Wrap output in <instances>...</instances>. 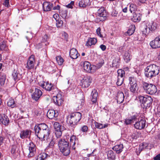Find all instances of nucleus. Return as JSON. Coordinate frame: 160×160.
<instances>
[{"label":"nucleus","instance_id":"nucleus-1","mask_svg":"<svg viewBox=\"0 0 160 160\" xmlns=\"http://www.w3.org/2000/svg\"><path fill=\"white\" fill-rule=\"evenodd\" d=\"M159 72V67L155 64L150 65L145 69V75L146 77L149 78L156 76Z\"/></svg>","mask_w":160,"mask_h":160},{"label":"nucleus","instance_id":"nucleus-2","mask_svg":"<svg viewBox=\"0 0 160 160\" xmlns=\"http://www.w3.org/2000/svg\"><path fill=\"white\" fill-rule=\"evenodd\" d=\"M58 146L60 151L65 156L69 154L70 147L69 143L64 139H60L58 141Z\"/></svg>","mask_w":160,"mask_h":160},{"label":"nucleus","instance_id":"nucleus-3","mask_svg":"<svg viewBox=\"0 0 160 160\" xmlns=\"http://www.w3.org/2000/svg\"><path fill=\"white\" fill-rule=\"evenodd\" d=\"M81 117V114L79 112L71 113L67 116V121L71 126H74L80 121Z\"/></svg>","mask_w":160,"mask_h":160},{"label":"nucleus","instance_id":"nucleus-4","mask_svg":"<svg viewBox=\"0 0 160 160\" xmlns=\"http://www.w3.org/2000/svg\"><path fill=\"white\" fill-rule=\"evenodd\" d=\"M142 85L143 89L147 93L153 95L157 91V88L156 86L152 84L144 82H142Z\"/></svg>","mask_w":160,"mask_h":160},{"label":"nucleus","instance_id":"nucleus-5","mask_svg":"<svg viewBox=\"0 0 160 160\" xmlns=\"http://www.w3.org/2000/svg\"><path fill=\"white\" fill-rule=\"evenodd\" d=\"M41 131H42V134L43 137L42 141H45L46 139V140L48 141L49 139L48 137L50 134V131L48 126L45 123H41Z\"/></svg>","mask_w":160,"mask_h":160},{"label":"nucleus","instance_id":"nucleus-6","mask_svg":"<svg viewBox=\"0 0 160 160\" xmlns=\"http://www.w3.org/2000/svg\"><path fill=\"white\" fill-rule=\"evenodd\" d=\"M129 89L133 93L135 92L138 90L137 81L135 78L132 77L129 78Z\"/></svg>","mask_w":160,"mask_h":160},{"label":"nucleus","instance_id":"nucleus-7","mask_svg":"<svg viewBox=\"0 0 160 160\" xmlns=\"http://www.w3.org/2000/svg\"><path fill=\"white\" fill-rule=\"evenodd\" d=\"M117 73L118 76L116 83L118 86H120L123 83L125 72L123 70L120 69L118 70Z\"/></svg>","mask_w":160,"mask_h":160},{"label":"nucleus","instance_id":"nucleus-8","mask_svg":"<svg viewBox=\"0 0 160 160\" xmlns=\"http://www.w3.org/2000/svg\"><path fill=\"white\" fill-rule=\"evenodd\" d=\"M41 86L47 91L52 90V92H57L58 91V89L57 88L53 87L52 83H49L48 82H43V83L41 84ZM52 93L54 94V93L53 92Z\"/></svg>","mask_w":160,"mask_h":160},{"label":"nucleus","instance_id":"nucleus-9","mask_svg":"<svg viewBox=\"0 0 160 160\" xmlns=\"http://www.w3.org/2000/svg\"><path fill=\"white\" fill-rule=\"evenodd\" d=\"M92 81V78L89 76H85L81 80V86L82 88H87L90 85Z\"/></svg>","mask_w":160,"mask_h":160},{"label":"nucleus","instance_id":"nucleus-10","mask_svg":"<svg viewBox=\"0 0 160 160\" xmlns=\"http://www.w3.org/2000/svg\"><path fill=\"white\" fill-rule=\"evenodd\" d=\"M53 99L54 103L58 106L61 105L63 101L62 96L60 92H58L56 96H53Z\"/></svg>","mask_w":160,"mask_h":160},{"label":"nucleus","instance_id":"nucleus-11","mask_svg":"<svg viewBox=\"0 0 160 160\" xmlns=\"http://www.w3.org/2000/svg\"><path fill=\"white\" fill-rule=\"evenodd\" d=\"M150 45L152 48H160V35L157 37L150 43Z\"/></svg>","mask_w":160,"mask_h":160},{"label":"nucleus","instance_id":"nucleus-12","mask_svg":"<svg viewBox=\"0 0 160 160\" xmlns=\"http://www.w3.org/2000/svg\"><path fill=\"white\" fill-rule=\"evenodd\" d=\"M81 66H83V69L86 71L90 72H93L92 68L94 66H92L91 64L88 61L82 62L81 63Z\"/></svg>","mask_w":160,"mask_h":160},{"label":"nucleus","instance_id":"nucleus-13","mask_svg":"<svg viewBox=\"0 0 160 160\" xmlns=\"http://www.w3.org/2000/svg\"><path fill=\"white\" fill-rule=\"evenodd\" d=\"M146 125V121L144 119H141L136 122L134 126L135 128L141 130L143 129Z\"/></svg>","mask_w":160,"mask_h":160},{"label":"nucleus","instance_id":"nucleus-14","mask_svg":"<svg viewBox=\"0 0 160 160\" xmlns=\"http://www.w3.org/2000/svg\"><path fill=\"white\" fill-rule=\"evenodd\" d=\"M34 56L31 55L28 59L26 68L28 69H31L34 68Z\"/></svg>","mask_w":160,"mask_h":160},{"label":"nucleus","instance_id":"nucleus-15","mask_svg":"<svg viewBox=\"0 0 160 160\" xmlns=\"http://www.w3.org/2000/svg\"><path fill=\"white\" fill-rule=\"evenodd\" d=\"M31 132V130L28 129L21 131L20 134V137L22 139L30 138Z\"/></svg>","mask_w":160,"mask_h":160},{"label":"nucleus","instance_id":"nucleus-16","mask_svg":"<svg viewBox=\"0 0 160 160\" xmlns=\"http://www.w3.org/2000/svg\"><path fill=\"white\" fill-rule=\"evenodd\" d=\"M29 153L28 154V157H31L34 155L36 151V148L34 144L32 142H30L28 146Z\"/></svg>","mask_w":160,"mask_h":160},{"label":"nucleus","instance_id":"nucleus-17","mask_svg":"<svg viewBox=\"0 0 160 160\" xmlns=\"http://www.w3.org/2000/svg\"><path fill=\"white\" fill-rule=\"evenodd\" d=\"M9 122L8 117L5 114L0 115V123L5 125H7Z\"/></svg>","mask_w":160,"mask_h":160},{"label":"nucleus","instance_id":"nucleus-18","mask_svg":"<svg viewBox=\"0 0 160 160\" xmlns=\"http://www.w3.org/2000/svg\"><path fill=\"white\" fill-rule=\"evenodd\" d=\"M58 116V112H56L53 109L49 110L47 113V116L50 119H52Z\"/></svg>","mask_w":160,"mask_h":160},{"label":"nucleus","instance_id":"nucleus-19","mask_svg":"<svg viewBox=\"0 0 160 160\" xmlns=\"http://www.w3.org/2000/svg\"><path fill=\"white\" fill-rule=\"evenodd\" d=\"M157 25L156 23L152 21L147 22L146 27H148L151 31H154L157 28Z\"/></svg>","mask_w":160,"mask_h":160},{"label":"nucleus","instance_id":"nucleus-20","mask_svg":"<svg viewBox=\"0 0 160 160\" xmlns=\"http://www.w3.org/2000/svg\"><path fill=\"white\" fill-rule=\"evenodd\" d=\"M152 99L151 97H148L147 100H146V101L142 103L143 104V108L147 109L149 108H150L152 104Z\"/></svg>","mask_w":160,"mask_h":160},{"label":"nucleus","instance_id":"nucleus-21","mask_svg":"<svg viewBox=\"0 0 160 160\" xmlns=\"http://www.w3.org/2000/svg\"><path fill=\"white\" fill-rule=\"evenodd\" d=\"M96 15L100 17H103L104 18H105L107 15V14L104 8L101 7L99 8L96 13Z\"/></svg>","mask_w":160,"mask_h":160},{"label":"nucleus","instance_id":"nucleus-22","mask_svg":"<svg viewBox=\"0 0 160 160\" xmlns=\"http://www.w3.org/2000/svg\"><path fill=\"white\" fill-rule=\"evenodd\" d=\"M70 144L72 145V149L73 150L75 149V147H74L76 143L78 144V140L76 136L72 135L70 139Z\"/></svg>","mask_w":160,"mask_h":160},{"label":"nucleus","instance_id":"nucleus-23","mask_svg":"<svg viewBox=\"0 0 160 160\" xmlns=\"http://www.w3.org/2000/svg\"><path fill=\"white\" fill-rule=\"evenodd\" d=\"M69 54L70 57L73 59L77 58L79 55L77 50L75 48H72L70 50Z\"/></svg>","mask_w":160,"mask_h":160},{"label":"nucleus","instance_id":"nucleus-24","mask_svg":"<svg viewBox=\"0 0 160 160\" xmlns=\"http://www.w3.org/2000/svg\"><path fill=\"white\" fill-rule=\"evenodd\" d=\"M142 15L140 13L135 12L133 13V16L132 18V20L134 22H138L141 19Z\"/></svg>","mask_w":160,"mask_h":160},{"label":"nucleus","instance_id":"nucleus-25","mask_svg":"<svg viewBox=\"0 0 160 160\" xmlns=\"http://www.w3.org/2000/svg\"><path fill=\"white\" fill-rule=\"evenodd\" d=\"M52 7V4L48 2H44L42 5L43 9L44 11H50Z\"/></svg>","mask_w":160,"mask_h":160},{"label":"nucleus","instance_id":"nucleus-26","mask_svg":"<svg viewBox=\"0 0 160 160\" xmlns=\"http://www.w3.org/2000/svg\"><path fill=\"white\" fill-rule=\"evenodd\" d=\"M92 98L91 100L93 103H96L97 101V98L98 96V93L96 90L95 89H93L91 93Z\"/></svg>","mask_w":160,"mask_h":160},{"label":"nucleus","instance_id":"nucleus-27","mask_svg":"<svg viewBox=\"0 0 160 160\" xmlns=\"http://www.w3.org/2000/svg\"><path fill=\"white\" fill-rule=\"evenodd\" d=\"M39 89L36 88L34 93L32 94V98L35 101H37L40 98V95L39 94Z\"/></svg>","mask_w":160,"mask_h":160},{"label":"nucleus","instance_id":"nucleus-28","mask_svg":"<svg viewBox=\"0 0 160 160\" xmlns=\"http://www.w3.org/2000/svg\"><path fill=\"white\" fill-rule=\"evenodd\" d=\"M123 148V145L120 144L115 145L112 148V149L116 151L117 153H119L122 151Z\"/></svg>","mask_w":160,"mask_h":160},{"label":"nucleus","instance_id":"nucleus-29","mask_svg":"<svg viewBox=\"0 0 160 160\" xmlns=\"http://www.w3.org/2000/svg\"><path fill=\"white\" fill-rule=\"evenodd\" d=\"M124 96L123 93L121 92H118L117 96V99L118 102L119 103H122L124 100Z\"/></svg>","mask_w":160,"mask_h":160},{"label":"nucleus","instance_id":"nucleus-30","mask_svg":"<svg viewBox=\"0 0 160 160\" xmlns=\"http://www.w3.org/2000/svg\"><path fill=\"white\" fill-rule=\"evenodd\" d=\"M90 4L89 0H81L79 2V5L80 7L86 8Z\"/></svg>","mask_w":160,"mask_h":160},{"label":"nucleus","instance_id":"nucleus-31","mask_svg":"<svg viewBox=\"0 0 160 160\" xmlns=\"http://www.w3.org/2000/svg\"><path fill=\"white\" fill-rule=\"evenodd\" d=\"M136 119V117L135 115L131 116L129 118L126 119L125 121V123L127 125H128L133 122Z\"/></svg>","mask_w":160,"mask_h":160},{"label":"nucleus","instance_id":"nucleus-32","mask_svg":"<svg viewBox=\"0 0 160 160\" xmlns=\"http://www.w3.org/2000/svg\"><path fill=\"white\" fill-rule=\"evenodd\" d=\"M97 42V40L96 38H90L87 42L86 45L87 46L90 47L92 45H94Z\"/></svg>","mask_w":160,"mask_h":160},{"label":"nucleus","instance_id":"nucleus-33","mask_svg":"<svg viewBox=\"0 0 160 160\" xmlns=\"http://www.w3.org/2000/svg\"><path fill=\"white\" fill-rule=\"evenodd\" d=\"M132 56L130 53L128 52H125L123 58L126 62H129Z\"/></svg>","mask_w":160,"mask_h":160},{"label":"nucleus","instance_id":"nucleus-34","mask_svg":"<svg viewBox=\"0 0 160 160\" xmlns=\"http://www.w3.org/2000/svg\"><path fill=\"white\" fill-rule=\"evenodd\" d=\"M34 129L35 135L38 138L40 139V137L39 136V132L40 131V124H38L36 125L34 127Z\"/></svg>","mask_w":160,"mask_h":160},{"label":"nucleus","instance_id":"nucleus-35","mask_svg":"<svg viewBox=\"0 0 160 160\" xmlns=\"http://www.w3.org/2000/svg\"><path fill=\"white\" fill-rule=\"evenodd\" d=\"M8 106L12 108H13L16 106V103L12 99H10L7 102Z\"/></svg>","mask_w":160,"mask_h":160},{"label":"nucleus","instance_id":"nucleus-36","mask_svg":"<svg viewBox=\"0 0 160 160\" xmlns=\"http://www.w3.org/2000/svg\"><path fill=\"white\" fill-rule=\"evenodd\" d=\"M54 127L55 129V130H59L64 129L63 127L58 122H55L54 123Z\"/></svg>","mask_w":160,"mask_h":160},{"label":"nucleus","instance_id":"nucleus-37","mask_svg":"<svg viewBox=\"0 0 160 160\" xmlns=\"http://www.w3.org/2000/svg\"><path fill=\"white\" fill-rule=\"evenodd\" d=\"M135 27L134 26L131 25L129 29L127 31V34L129 35H132L134 32L135 30Z\"/></svg>","mask_w":160,"mask_h":160},{"label":"nucleus","instance_id":"nucleus-38","mask_svg":"<svg viewBox=\"0 0 160 160\" xmlns=\"http://www.w3.org/2000/svg\"><path fill=\"white\" fill-rule=\"evenodd\" d=\"M119 59L118 58H116L114 59L112 62V66L113 67L118 68L119 66Z\"/></svg>","mask_w":160,"mask_h":160},{"label":"nucleus","instance_id":"nucleus-39","mask_svg":"<svg viewBox=\"0 0 160 160\" xmlns=\"http://www.w3.org/2000/svg\"><path fill=\"white\" fill-rule=\"evenodd\" d=\"M108 158L109 159H113L115 157L113 152L112 150H109L107 152Z\"/></svg>","mask_w":160,"mask_h":160},{"label":"nucleus","instance_id":"nucleus-40","mask_svg":"<svg viewBox=\"0 0 160 160\" xmlns=\"http://www.w3.org/2000/svg\"><path fill=\"white\" fill-rule=\"evenodd\" d=\"M129 10L131 13H134L137 9V6L135 4L132 3L129 6Z\"/></svg>","mask_w":160,"mask_h":160},{"label":"nucleus","instance_id":"nucleus-41","mask_svg":"<svg viewBox=\"0 0 160 160\" xmlns=\"http://www.w3.org/2000/svg\"><path fill=\"white\" fill-rule=\"evenodd\" d=\"M19 74L17 72V71L15 70H14L12 74V75L15 81L18 80L19 79Z\"/></svg>","mask_w":160,"mask_h":160},{"label":"nucleus","instance_id":"nucleus-42","mask_svg":"<svg viewBox=\"0 0 160 160\" xmlns=\"http://www.w3.org/2000/svg\"><path fill=\"white\" fill-rule=\"evenodd\" d=\"M56 59L59 65H61L62 64L64 60L61 56H57L56 57Z\"/></svg>","mask_w":160,"mask_h":160},{"label":"nucleus","instance_id":"nucleus-43","mask_svg":"<svg viewBox=\"0 0 160 160\" xmlns=\"http://www.w3.org/2000/svg\"><path fill=\"white\" fill-rule=\"evenodd\" d=\"M150 97L147 96L144 97L142 96H138V98L140 102L142 104L146 100H147L148 97Z\"/></svg>","mask_w":160,"mask_h":160},{"label":"nucleus","instance_id":"nucleus-44","mask_svg":"<svg viewBox=\"0 0 160 160\" xmlns=\"http://www.w3.org/2000/svg\"><path fill=\"white\" fill-rule=\"evenodd\" d=\"M67 12L66 10H62L59 11V14L61 17L64 18H66L67 16Z\"/></svg>","mask_w":160,"mask_h":160},{"label":"nucleus","instance_id":"nucleus-45","mask_svg":"<svg viewBox=\"0 0 160 160\" xmlns=\"http://www.w3.org/2000/svg\"><path fill=\"white\" fill-rule=\"evenodd\" d=\"M6 79L5 75L4 74H2V76L0 78V84L1 86L4 85Z\"/></svg>","mask_w":160,"mask_h":160},{"label":"nucleus","instance_id":"nucleus-46","mask_svg":"<svg viewBox=\"0 0 160 160\" xmlns=\"http://www.w3.org/2000/svg\"><path fill=\"white\" fill-rule=\"evenodd\" d=\"M95 126L97 128L102 129L107 127L108 125L107 124H105L104 125H103L102 124L96 122L95 123Z\"/></svg>","mask_w":160,"mask_h":160},{"label":"nucleus","instance_id":"nucleus-47","mask_svg":"<svg viewBox=\"0 0 160 160\" xmlns=\"http://www.w3.org/2000/svg\"><path fill=\"white\" fill-rule=\"evenodd\" d=\"M64 129L60 130H55V134L56 135V136L57 138H60L62 134V131Z\"/></svg>","mask_w":160,"mask_h":160},{"label":"nucleus","instance_id":"nucleus-48","mask_svg":"<svg viewBox=\"0 0 160 160\" xmlns=\"http://www.w3.org/2000/svg\"><path fill=\"white\" fill-rule=\"evenodd\" d=\"M56 22V26L58 28H61L62 27L63 22V21L60 20H58Z\"/></svg>","mask_w":160,"mask_h":160},{"label":"nucleus","instance_id":"nucleus-49","mask_svg":"<svg viewBox=\"0 0 160 160\" xmlns=\"http://www.w3.org/2000/svg\"><path fill=\"white\" fill-rule=\"evenodd\" d=\"M32 37V34L31 32H27V34L26 35V38L28 41L31 39Z\"/></svg>","mask_w":160,"mask_h":160},{"label":"nucleus","instance_id":"nucleus-50","mask_svg":"<svg viewBox=\"0 0 160 160\" xmlns=\"http://www.w3.org/2000/svg\"><path fill=\"white\" fill-rule=\"evenodd\" d=\"M56 142V139L54 138H52L49 144V146L51 148L55 144Z\"/></svg>","mask_w":160,"mask_h":160},{"label":"nucleus","instance_id":"nucleus-51","mask_svg":"<svg viewBox=\"0 0 160 160\" xmlns=\"http://www.w3.org/2000/svg\"><path fill=\"white\" fill-rule=\"evenodd\" d=\"M48 156V155L44 152L41 153V160H44L46 159Z\"/></svg>","mask_w":160,"mask_h":160},{"label":"nucleus","instance_id":"nucleus-52","mask_svg":"<svg viewBox=\"0 0 160 160\" xmlns=\"http://www.w3.org/2000/svg\"><path fill=\"white\" fill-rule=\"evenodd\" d=\"M96 32L97 35L100 37L102 38H103L102 35L101 33V29L100 28H98L96 30Z\"/></svg>","mask_w":160,"mask_h":160},{"label":"nucleus","instance_id":"nucleus-53","mask_svg":"<svg viewBox=\"0 0 160 160\" xmlns=\"http://www.w3.org/2000/svg\"><path fill=\"white\" fill-rule=\"evenodd\" d=\"M88 127L86 125L83 126L81 129V130L83 132H86L88 130Z\"/></svg>","mask_w":160,"mask_h":160},{"label":"nucleus","instance_id":"nucleus-54","mask_svg":"<svg viewBox=\"0 0 160 160\" xmlns=\"http://www.w3.org/2000/svg\"><path fill=\"white\" fill-rule=\"evenodd\" d=\"M6 47V44L4 42H3L0 44V50L2 51L4 50Z\"/></svg>","mask_w":160,"mask_h":160},{"label":"nucleus","instance_id":"nucleus-55","mask_svg":"<svg viewBox=\"0 0 160 160\" xmlns=\"http://www.w3.org/2000/svg\"><path fill=\"white\" fill-rule=\"evenodd\" d=\"M49 39V37L46 35L45 34L42 37V41L43 42H46Z\"/></svg>","mask_w":160,"mask_h":160},{"label":"nucleus","instance_id":"nucleus-56","mask_svg":"<svg viewBox=\"0 0 160 160\" xmlns=\"http://www.w3.org/2000/svg\"><path fill=\"white\" fill-rule=\"evenodd\" d=\"M104 63V61L103 60H101L100 62H99L97 64V67L99 68L101 67Z\"/></svg>","mask_w":160,"mask_h":160},{"label":"nucleus","instance_id":"nucleus-57","mask_svg":"<svg viewBox=\"0 0 160 160\" xmlns=\"http://www.w3.org/2000/svg\"><path fill=\"white\" fill-rule=\"evenodd\" d=\"M9 0H5L4 1L3 5L6 7H9L10 6L9 2Z\"/></svg>","mask_w":160,"mask_h":160},{"label":"nucleus","instance_id":"nucleus-58","mask_svg":"<svg viewBox=\"0 0 160 160\" xmlns=\"http://www.w3.org/2000/svg\"><path fill=\"white\" fill-rule=\"evenodd\" d=\"M74 4V2L72 1L70 3L68 4L67 6V7L70 8H73V6Z\"/></svg>","mask_w":160,"mask_h":160},{"label":"nucleus","instance_id":"nucleus-59","mask_svg":"<svg viewBox=\"0 0 160 160\" xmlns=\"http://www.w3.org/2000/svg\"><path fill=\"white\" fill-rule=\"evenodd\" d=\"M118 12L115 10H113L112 12L111 15L112 16L117 17L118 15Z\"/></svg>","mask_w":160,"mask_h":160},{"label":"nucleus","instance_id":"nucleus-60","mask_svg":"<svg viewBox=\"0 0 160 160\" xmlns=\"http://www.w3.org/2000/svg\"><path fill=\"white\" fill-rule=\"evenodd\" d=\"M53 17L56 21L59 20V16L58 14L55 13L53 16Z\"/></svg>","mask_w":160,"mask_h":160},{"label":"nucleus","instance_id":"nucleus-61","mask_svg":"<svg viewBox=\"0 0 160 160\" xmlns=\"http://www.w3.org/2000/svg\"><path fill=\"white\" fill-rule=\"evenodd\" d=\"M144 143H142V144L140 146V147L139 148V150H140V151H141L143 149L145 148L147 146L146 145H145V146L144 147Z\"/></svg>","mask_w":160,"mask_h":160},{"label":"nucleus","instance_id":"nucleus-62","mask_svg":"<svg viewBox=\"0 0 160 160\" xmlns=\"http://www.w3.org/2000/svg\"><path fill=\"white\" fill-rule=\"evenodd\" d=\"M62 37L63 38L65 39H66L67 38L68 35V34L65 32H62Z\"/></svg>","mask_w":160,"mask_h":160},{"label":"nucleus","instance_id":"nucleus-63","mask_svg":"<svg viewBox=\"0 0 160 160\" xmlns=\"http://www.w3.org/2000/svg\"><path fill=\"white\" fill-rule=\"evenodd\" d=\"M101 49L103 51H105L106 49V46L102 44L100 46Z\"/></svg>","mask_w":160,"mask_h":160},{"label":"nucleus","instance_id":"nucleus-64","mask_svg":"<svg viewBox=\"0 0 160 160\" xmlns=\"http://www.w3.org/2000/svg\"><path fill=\"white\" fill-rule=\"evenodd\" d=\"M154 160H160V154H159L155 157L154 159Z\"/></svg>","mask_w":160,"mask_h":160}]
</instances>
